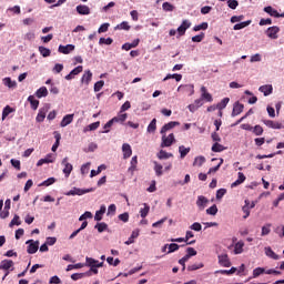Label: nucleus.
Here are the masks:
<instances>
[{"instance_id":"b1692460","label":"nucleus","mask_w":284,"mask_h":284,"mask_svg":"<svg viewBox=\"0 0 284 284\" xmlns=\"http://www.w3.org/2000/svg\"><path fill=\"white\" fill-rule=\"evenodd\" d=\"M244 105L240 102H236L234 105H233V111H232V114L231 116H239V114H241V112H243L244 110Z\"/></svg>"},{"instance_id":"8fccbe9b","label":"nucleus","mask_w":284,"mask_h":284,"mask_svg":"<svg viewBox=\"0 0 284 284\" xmlns=\"http://www.w3.org/2000/svg\"><path fill=\"white\" fill-rule=\"evenodd\" d=\"M206 214H209L210 216H216V214H219V207L213 204L212 206L206 209Z\"/></svg>"},{"instance_id":"dca6fc26","label":"nucleus","mask_w":284,"mask_h":284,"mask_svg":"<svg viewBox=\"0 0 284 284\" xmlns=\"http://www.w3.org/2000/svg\"><path fill=\"white\" fill-rule=\"evenodd\" d=\"M264 125L266 128H271L272 130H283V124L272 121V120H263Z\"/></svg>"},{"instance_id":"09e8293b","label":"nucleus","mask_w":284,"mask_h":284,"mask_svg":"<svg viewBox=\"0 0 284 284\" xmlns=\"http://www.w3.org/2000/svg\"><path fill=\"white\" fill-rule=\"evenodd\" d=\"M252 23V20H247L244 22H240L233 27V30H243V28H247Z\"/></svg>"},{"instance_id":"cd10ccee","label":"nucleus","mask_w":284,"mask_h":284,"mask_svg":"<svg viewBox=\"0 0 284 284\" xmlns=\"http://www.w3.org/2000/svg\"><path fill=\"white\" fill-rule=\"evenodd\" d=\"M245 174L243 172L237 173V180L231 184V187H239L242 183H245Z\"/></svg>"},{"instance_id":"58836bf2","label":"nucleus","mask_w":284,"mask_h":284,"mask_svg":"<svg viewBox=\"0 0 284 284\" xmlns=\"http://www.w3.org/2000/svg\"><path fill=\"white\" fill-rule=\"evenodd\" d=\"M158 159H160V161L166 160V159H172V156H174L172 153H168L166 151L161 150L158 154H156Z\"/></svg>"},{"instance_id":"603ef678","label":"nucleus","mask_w":284,"mask_h":284,"mask_svg":"<svg viewBox=\"0 0 284 284\" xmlns=\"http://www.w3.org/2000/svg\"><path fill=\"white\" fill-rule=\"evenodd\" d=\"M244 213L243 219H247L250 216V201L245 200V205L242 207Z\"/></svg>"},{"instance_id":"a211bd4d","label":"nucleus","mask_w":284,"mask_h":284,"mask_svg":"<svg viewBox=\"0 0 284 284\" xmlns=\"http://www.w3.org/2000/svg\"><path fill=\"white\" fill-rule=\"evenodd\" d=\"M73 121H74V114H67L62 118L60 122V128H68V125H70V123H72Z\"/></svg>"},{"instance_id":"6e6552de","label":"nucleus","mask_w":284,"mask_h":284,"mask_svg":"<svg viewBox=\"0 0 284 284\" xmlns=\"http://www.w3.org/2000/svg\"><path fill=\"white\" fill-rule=\"evenodd\" d=\"M217 260L221 267H232V262H230V257L227 256V254H220L217 256Z\"/></svg>"},{"instance_id":"39448f33","label":"nucleus","mask_w":284,"mask_h":284,"mask_svg":"<svg viewBox=\"0 0 284 284\" xmlns=\"http://www.w3.org/2000/svg\"><path fill=\"white\" fill-rule=\"evenodd\" d=\"M26 244L28 245V254H37L39 252V241L28 240Z\"/></svg>"},{"instance_id":"13d9d810","label":"nucleus","mask_w":284,"mask_h":284,"mask_svg":"<svg viewBox=\"0 0 284 284\" xmlns=\"http://www.w3.org/2000/svg\"><path fill=\"white\" fill-rule=\"evenodd\" d=\"M207 22H202L201 24L193 27V32H200V30H207Z\"/></svg>"},{"instance_id":"79ce46f5","label":"nucleus","mask_w":284,"mask_h":284,"mask_svg":"<svg viewBox=\"0 0 284 284\" xmlns=\"http://www.w3.org/2000/svg\"><path fill=\"white\" fill-rule=\"evenodd\" d=\"M236 272V267H231L230 270H217L215 274H225L226 276H232Z\"/></svg>"},{"instance_id":"7ed1b4c3","label":"nucleus","mask_w":284,"mask_h":284,"mask_svg":"<svg viewBox=\"0 0 284 284\" xmlns=\"http://www.w3.org/2000/svg\"><path fill=\"white\" fill-rule=\"evenodd\" d=\"M175 141L176 139L174 138V133H171L168 136L164 133L162 134L161 148H170Z\"/></svg>"},{"instance_id":"aec40b11","label":"nucleus","mask_w":284,"mask_h":284,"mask_svg":"<svg viewBox=\"0 0 284 284\" xmlns=\"http://www.w3.org/2000/svg\"><path fill=\"white\" fill-rule=\"evenodd\" d=\"M181 91H184V92H189V97H192L194 94V84H181L179 88H178V92H181Z\"/></svg>"},{"instance_id":"69168bd1","label":"nucleus","mask_w":284,"mask_h":284,"mask_svg":"<svg viewBox=\"0 0 284 284\" xmlns=\"http://www.w3.org/2000/svg\"><path fill=\"white\" fill-rule=\"evenodd\" d=\"M90 165H91L90 162L82 164V166L80 169L81 174H83V175L88 174L90 172Z\"/></svg>"},{"instance_id":"c03bdc74","label":"nucleus","mask_w":284,"mask_h":284,"mask_svg":"<svg viewBox=\"0 0 284 284\" xmlns=\"http://www.w3.org/2000/svg\"><path fill=\"white\" fill-rule=\"evenodd\" d=\"M28 101L33 110H38L39 108V100L34 99V95H29Z\"/></svg>"},{"instance_id":"49530a36","label":"nucleus","mask_w":284,"mask_h":284,"mask_svg":"<svg viewBox=\"0 0 284 284\" xmlns=\"http://www.w3.org/2000/svg\"><path fill=\"white\" fill-rule=\"evenodd\" d=\"M203 163H205V156L200 155V156H196V158L194 159L193 165H194L195 168H201V166L203 165Z\"/></svg>"},{"instance_id":"20e7f679","label":"nucleus","mask_w":284,"mask_h":284,"mask_svg":"<svg viewBox=\"0 0 284 284\" xmlns=\"http://www.w3.org/2000/svg\"><path fill=\"white\" fill-rule=\"evenodd\" d=\"M49 110L50 104H45L43 108L39 109V112L36 118L37 123H43V121H45V115L48 114Z\"/></svg>"},{"instance_id":"0eeeda50","label":"nucleus","mask_w":284,"mask_h":284,"mask_svg":"<svg viewBox=\"0 0 284 284\" xmlns=\"http://www.w3.org/2000/svg\"><path fill=\"white\" fill-rule=\"evenodd\" d=\"M189 28H192V22H190V20H183L181 26L176 30L179 37H183Z\"/></svg>"},{"instance_id":"a18cd8bd","label":"nucleus","mask_w":284,"mask_h":284,"mask_svg":"<svg viewBox=\"0 0 284 284\" xmlns=\"http://www.w3.org/2000/svg\"><path fill=\"white\" fill-rule=\"evenodd\" d=\"M190 148H185V145H180L179 146V152H180V159H185L186 154H190Z\"/></svg>"},{"instance_id":"a19ab883","label":"nucleus","mask_w":284,"mask_h":284,"mask_svg":"<svg viewBox=\"0 0 284 284\" xmlns=\"http://www.w3.org/2000/svg\"><path fill=\"white\" fill-rule=\"evenodd\" d=\"M12 112H14V109H12V106H10V105H7L2 110V121H6V119H8V115L12 114Z\"/></svg>"},{"instance_id":"5701e85b","label":"nucleus","mask_w":284,"mask_h":284,"mask_svg":"<svg viewBox=\"0 0 284 284\" xmlns=\"http://www.w3.org/2000/svg\"><path fill=\"white\" fill-rule=\"evenodd\" d=\"M123 159H130L132 156V146L129 143L122 145Z\"/></svg>"},{"instance_id":"3c124183","label":"nucleus","mask_w":284,"mask_h":284,"mask_svg":"<svg viewBox=\"0 0 284 284\" xmlns=\"http://www.w3.org/2000/svg\"><path fill=\"white\" fill-rule=\"evenodd\" d=\"M148 214H150V205H148L146 203H144V204H143V209L140 210L141 219H145V216H148Z\"/></svg>"},{"instance_id":"4be33fe9","label":"nucleus","mask_w":284,"mask_h":284,"mask_svg":"<svg viewBox=\"0 0 284 284\" xmlns=\"http://www.w3.org/2000/svg\"><path fill=\"white\" fill-rule=\"evenodd\" d=\"M90 81H92V71L87 70V71H84V73L81 78V83L84 85H90Z\"/></svg>"},{"instance_id":"bb28decb","label":"nucleus","mask_w":284,"mask_h":284,"mask_svg":"<svg viewBox=\"0 0 284 284\" xmlns=\"http://www.w3.org/2000/svg\"><path fill=\"white\" fill-rule=\"evenodd\" d=\"M2 83L3 85H6V88H9L10 90L17 88V81L12 80V78H3L2 79Z\"/></svg>"},{"instance_id":"1a4fd4ad","label":"nucleus","mask_w":284,"mask_h":284,"mask_svg":"<svg viewBox=\"0 0 284 284\" xmlns=\"http://www.w3.org/2000/svg\"><path fill=\"white\" fill-rule=\"evenodd\" d=\"M278 32H281V29L273 26L265 31V34L268 37V39H278Z\"/></svg>"},{"instance_id":"c85d7f7f","label":"nucleus","mask_w":284,"mask_h":284,"mask_svg":"<svg viewBox=\"0 0 284 284\" xmlns=\"http://www.w3.org/2000/svg\"><path fill=\"white\" fill-rule=\"evenodd\" d=\"M139 43H141L140 39L133 40L132 43L126 42L122 45V50H125L128 52V51L132 50V48H136L139 45Z\"/></svg>"},{"instance_id":"052dcab7","label":"nucleus","mask_w":284,"mask_h":284,"mask_svg":"<svg viewBox=\"0 0 284 284\" xmlns=\"http://www.w3.org/2000/svg\"><path fill=\"white\" fill-rule=\"evenodd\" d=\"M103 85H105L103 80L95 82L93 87L94 92H101V90H103Z\"/></svg>"},{"instance_id":"423d86ee","label":"nucleus","mask_w":284,"mask_h":284,"mask_svg":"<svg viewBox=\"0 0 284 284\" xmlns=\"http://www.w3.org/2000/svg\"><path fill=\"white\" fill-rule=\"evenodd\" d=\"M61 165H63V174L68 179L70 174H72V170L74 169L70 162H68V158H64L61 162Z\"/></svg>"},{"instance_id":"2eb2a0df","label":"nucleus","mask_w":284,"mask_h":284,"mask_svg":"<svg viewBox=\"0 0 284 284\" xmlns=\"http://www.w3.org/2000/svg\"><path fill=\"white\" fill-rule=\"evenodd\" d=\"M176 125H181V123L176 121H172L164 124L160 131V134H165L166 132H170V130L176 128Z\"/></svg>"},{"instance_id":"ddd939ff","label":"nucleus","mask_w":284,"mask_h":284,"mask_svg":"<svg viewBox=\"0 0 284 284\" xmlns=\"http://www.w3.org/2000/svg\"><path fill=\"white\" fill-rule=\"evenodd\" d=\"M74 44H60L58 48V52H60V54H70V52H74Z\"/></svg>"},{"instance_id":"2f4dec72","label":"nucleus","mask_w":284,"mask_h":284,"mask_svg":"<svg viewBox=\"0 0 284 284\" xmlns=\"http://www.w3.org/2000/svg\"><path fill=\"white\" fill-rule=\"evenodd\" d=\"M153 170L156 176H163V165L156 161H153Z\"/></svg>"},{"instance_id":"f704fd0d","label":"nucleus","mask_w":284,"mask_h":284,"mask_svg":"<svg viewBox=\"0 0 284 284\" xmlns=\"http://www.w3.org/2000/svg\"><path fill=\"white\" fill-rule=\"evenodd\" d=\"M262 274H265V267H256L253 270L250 278H258V276H262Z\"/></svg>"},{"instance_id":"72a5a7b5","label":"nucleus","mask_w":284,"mask_h":284,"mask_svg":"<svg viewBox=\"0 0 284 284\" xmlns=\"http://www.w3.org/2000/svg\"><path fill=\"white\" fill-rule=\"evenodd\" d=\"M101 125V122H93L91 124H89L88 126H85L83 129V132H94V130H99V126Z\"/></svg>"},{"instance_id":"864d4df0","label":"nucleus","mask_w":284,"mask_h":284,"mask_svg":"<svg viewBox=\"0 0 284 284\" xmlns=\"http://www.w3.org/2000/svg\"><path fill=\"white\" fill-rule=\"evenodd\" d=\"M270 232H272V224L268 223L262 226L261 236H267Z\"/></svg>"},{"instance_id":"0e129e2a","label":"nucleus","mask_w":284,"mask_h":284,"mask_svg":"<svg viewBox=\"0 0 284 284\" xmlns=\"http://www.w3.org/2000/svg\"><path fill=\"white\" fill-rule=\"evenodd\" d=\"M115 214H116V205L115 204L109 205L106 216H114Z\"/></svg>"},{"instance_id":"393cba45","label":"nucleus","mask_w":284,"mask_h":284,"mask_svg":"<svg viewBox=\"0 0 284 284\" xmlns=\"http://www.w3.org/2000/svg\"><path fill=\"white\" fill-rule=\"evenodd\" d=\"M75 10H77L78 14H81V16L90 14V7H88L85 4L77 6Z\"/></svg>"},{"instance_id":"9d476101","label":"nucleus","mask_w":284,"mask_h":284,"mask_svg":"<svg viewBox=\"0 0 284 284\" xmlns=\"http://www.w3.org/2000/svg\"><path fill=\"white\" fill-rule=\"evenodd\" d=\"M0 270L8 271L10 272L14 271V262L12 260H3L0 262Z\"/></svg>"},{"instance_id":"f03ea898","label":"nucleus","mask_w":284,"mask_h":284,"mask_svg":"<svg viewBox=\"0 0 284 284\" xmlns=\"http://www.w3.org/2000/svg\"><path fill=\"white\" fill-rule=\"evenodd\" d=\"M54 161H57V154L49 153V154H47L44 158L40 159V160L37 162V166H38V168H41V165H45V164H48V163H54Z\"/></svg>"},{"instance_id":"e433bc0d","label":"nucleus","mask_w":284,"mask_h":284,"mask_svg":"<svg viewBox=\"0 0 284 284\" xmlns=\"http://www.w3.org/2000/svg\"><path fill=\"white\" fill-rule=\"evenodd\" d=\"M243 247H245V243L243 241L235 243L234 254H243Z\"/></svg>"},{"instance_id":"c9c22d12","label":"nucleus","mask_w":284,"mask_h":284,"mask_svg":"<svg viewBox=\"0 0 284 284\" xmlns=\"http://www.w3.org/2000/svg\"><path fill=\"white\" fill-rule=\"evenodd\" d=\"M113 123H125L128 120V113L119 114L118 116L112 118Z\"/></svg>"},{"instance_id":"f257e3e1","label":"nucleus","mask_w":284,"mask_h":284,"mask_svg":"<svg viewBox=\"0 0 284 284\" xmlns=\"http://www.w3.org/2000/svg\"><path fill=\"white\" fill-rule=\"evenodd\" d=\"M90 192H94V187H90V189L73 187L65 193V196H83V194H90Z\"/></svg>"},{"instance_id":"e2e57ef3","label":"nucleus","mask_w":284,"mask_h":284,"mask_svg":"<svg viewBox=\"0 0 284 284\" xmlns=\"http://www.w3.org/2000/svg\"><path fill=\"white\" fill-rule=\"evenodd\" d=\"M225 150V146H223L222 144L215 142L212 145V152H223Z\"/></svg>"},{"instance_id":"de8ad7c7","label":"nucleus","mask_w":284,"mask_h":284,"mask_svg":"<svg viewBox=\"0 0 284 284\" xmlns=\"http://www.w3.org/2000/svg\"><path fill=\"white\" fill-rule=\"evenodd\" d=\"M227 103H230V98H224L220 103L216 104L217 110H225L227 108Z\"/></svg>"},{"instance_id":"412c9836","label":"nucleus","mask_w":284,"mask_h":284,"mask_svg":"<svg viewBox=\"0 0 284 284\" xmlns=\"http://www.w3.org/2000/svg\"><path fill=\"white\" fill-rule=\"evenodd\" d=\"M264 252H265V255L268 257V258H272L273 261H278L281 258V256H278V254H275L274 251L272 250L271 246H266L264 247Z\"/></svg>"},{"instance_id":"a878e982","label":"nucleus","mask_w":284,"mask_h":284,"mask_svg":"<svg viewBox=\"0 0 284 284\" xmlns=\"http://www.w3.org/2000/svg\"><path fill=\"white\" fill-rule=\"evenodd\" d=\"M260 92H263L264 97H270V94H272L274 88L272 87V84H264L262 87L258 88Z\"/></svg>"},{"instance_id":"c756f323","label":"nucleus","mask_w":284,"mask_h":284,"mask_svg":"<svg viewBox=\"0 0 284 284\" xmlns=\"http://www.w3.org/2000/svg\"><path fill=\"white\" fill-rule=\"evenodd\" d=\"M105 205H101L100 210L95 212L94 221H103V214L106 212Z\"/></svg>"},{"instance_id":"4468645a","label":"nucleus","mask_w":284,"mask_h":284,"mask_svg":"<svg viewBox=\"0 0 284 284\" xmlns=\"http://www.w3.org/2000/svg\"><path fill=\"white\" fill-rule=\"evenodd\" d=\"M85 266L87 267H103V262H99L92 257H85Z\"/></svg>"},{"instance_id":"ea45409f","label":"nucleus","mask_w":284,"mask_h":284,"mask_svg":"<svg viewBox=\"0 0 284 284\" xmlns=\"http://www.w3.org/2000/svg\"><path fill=\"white\" fill-rule=\"evenodd\" d=\"M146 132H149V134H154L156 132V119H153L150 124L146 128Z\"/></svg>"},{"instance_id":"4d7b16f0","label":"nucleus","mask_w":284,"mask_h":284,"mask_svg":"<svg viewBox=\"0 0 284 284\" xmlns=\"http://www.w3.org/2000/svg\"><path fill=\"white\" fill-rule=\"evenodd\" d=\"M39 52L44 58L50 57V54H52V51H50V49L45 47H39Z\"/></svg>"},{"instance_id":"4c0bfd02","label":"nucleus","mask_w":284,"mask_h":284,"mask_svg":"<svg viewBox=\"0 0 284 284\" xmlns=\"http://www.w3.org/2000/svg\"><path fill=\"white\" fill-rule=\"evenodd\" d=\"M139 230H134L128 241L124 242L125 245H132L134 243V239H139Z\"/></svg>"},{"instance_id":"338daca9","label":"nucleus","mask_w":284,"mask_h":284,"mask_svg":"<svg viewBox=\"0 0 284 284\" xmlns=\"http://www.w3.org/2000/svg\"><path fill=\"white\" fill-rule=\"evenodd\" d=\"M115 30H130V24L128 21H123L115 27Z\"/></svg>"},{"instance_id":"f3484780","label":"nucleus","mask_w":284,"mask_h":284,"mask_svg":"<svg viewBox=\"0 0 284 284\" xmlns=\"http://www.w3.org/2000/svg\"><path fill=\"white\" fill-rule=\"evenodd\" d=\"M202 105H203V99H196L194 103L187 105V109L190 112H192V114H194V112H196L199 108H202Z\"/></svg>"},{"instance_id":"6ab92c4d","label":"nucleus","mask_w":284,"mask_h":284,"mask_svg":"<svg viewBox=\"0 0 284 284\" xmlns=\"http://www.w3.org/2000/svg\"><path fill=\"white\" fill-rule=\"evenodd\" d=\"M202 101H207V103H212V101H214V99L212 98V94H210V92H207V89L205 87L201 88V98Z\"/></svg>"},{"instance_id":"bf43d9fd","label":"nucleus","mask_w":284,"mask_h":284,"mask_svg":"<svg viewBox=\"0 0 284 284\" xmlns=\"http://www.w3.org/2000/svg\"><path fill=\"white\" fill-rule=\"evenodd\" d=\"M14 225L19 226L21 225V217L19 215H14L13 219L11 220L9 227H14Z\"/></svg>"},{"instance_id":"37998d69","label":"nucleus","mask_w":284,"mask_h":284,"mask_svg":"<svg viewBox=\"0 0 284 284\" xmlns=\"http://www.w3.org/2000/svg\"><path fill=\"white\" fill-rule=\"evenodd\" d=\"M103 170H105V164H101L100 166H98V170H91V173H90L91 179H94V176H99V174H101Z\"/></svg>"},{"instance_id":"680f3d73","label":"nucleus","mask_w":284,"mask_h":284,"mask_svg":"<svg viewBox=\"0 0 284 284\" xmlns=\"http://www.w3.org/2000/svg\"><path fill=\"white\" fill-rule=\"evenodd\" d=\"M94 229L98 230V232L102 233L108 230V225L104 222L98 223L94 225Z\"/></svg>"},{"instance_id":"473e14b6","label":"nucleus","mask_w":284,"mask_h":284,"mask_svg":"<svg viewBox=\"0 0 284 284\" xmlns=\"http://www.w3.org/2000/svg\"><path fill=\"white\" fill-rule=\"evenodd\" d=\"M36 97H37V99H43V98L48 97V88L41 87L40 89H38L36 91Z\"/></svg>"},{"instance_id":"6e6d98bb","label":"nucleus","mask_w":284,"mask_h":284,"mask_svg":"<svg viewBox=\"0 0 284 284\" xmlns=\"http://www.w3.org/2000/svg\"><path fill=\"white\" fill-rule=\"evenodd\" d=\"M169 79H175V81H181V79H183V75L179 74V73H173V74H168L163 81H169Z\"/></svg>"},{"instance_id":"5fc2aeb1","label":"nucleus","mask_w":284,"mask_h":284,"mask_svg":"<svg viewBox=\"0 0 284 284\" xmlns=\"http://www.w3.org/2000/svg\"><path fill=\"white\" fill-rule=\"evenodd\" d=\"M261 61H263V57L261 55V53H255L250 58L251 63H261Z\"/></svg>"},{"instance_id":"7c9ffc66","label":"nucleus","mask_w":284,"mask_h":284,"mask_svg":"<svg viewBox=\"0 0 284 284\" xmlns=\"http://www.w3.org/2000/svg\"><path fill=\"white\" fill-rule=\"evenodd\" d=\"M264 12H266V14H270V17L278 19V11L274 9L272 6L265 7Z\"/></svg>"},{"instance_id":"f8f14e48","label":"nucleus","mask_w":284,"mask_h":284,"mask_svg":"<svg viewBox=\"0 0 284 284\" xmlns=\"http://www.w3.org/2000/svg\"><path fill=\"white\" fill-rule=\"evenodd\" d=\"M81 72H83V65H78L69 74L65 75V80L72 81V79H74V77H77L78 74H81Z\"/></svg>"},{"instance_id":"774afa93","label":"nucleus","mask_w":284,"mask_h":284,"mask_svg":"<svg viewBox=\"0 0 284 284\" xmlns=\"http://www.w3.org/2000/svg\"><path fill=\"white\" fill-rule=\"evenodd\" d=\"M162 9L164 10V12H172V11H174V7L170 2H164L162 4Z\"/></svg>"},{"instance_id":"9b49d317","label":"nucleus","mask_w":284,"mask_h":284,"mask_svg":"<svg viewBox=\"0 0 284 284\" xmlns=\"http://www.w3.org/2000/svg\"><path fill=\"white\" fill-rule=\"evenodd\" d=\"M210 203V200L207 197L200 195L196 200V206L199 210L203 211L205 207H207V204Z\"/></svg>"}]
</instances>
